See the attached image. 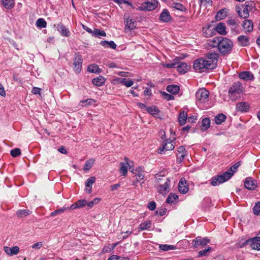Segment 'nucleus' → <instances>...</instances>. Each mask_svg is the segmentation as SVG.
I'll return each mask as SVG.
<instances>
[{"label":"nucleus","mask_w":260,"mask_h":260,"mask_svg":"<svg viewBox=\"0 0 260 260\" xmlns=\"http://www.w3.org/2000/svg\"><path fill=\"white\" fill-rule=\"evenodd\" d=\"M218 57L219 55L216 53L207 54L204 58H200L194 61L193 69L199 73L213 70L217 66Z\"/></svg>","instance_id":"obj_1"},{"label":"nucleus","mask_w":260,"mask_h":260,"mask_svg":"<svg viewBox=\"0 0 260 260\" xmlns=\"http://www.w3.org/2000/svg\"><path fill=\"white\" fill-rule=\"evenodd\" d=\"M233 47V42L226 38L222 37L220 39L218 50L219 52L226 55L231 53Z\"/></svg>","instance_id":"obj_2"},{"label":"nucleus","mask_w":260,"mask_h":260,"mask_svg":"<svg viewBox=\"0 0 260 260\" xmlns=\"http://www.w3.org/2000/svg\"><path fill=\"white\" fill-rule=\"evenodd\" d=\"M233 176V173L226 171L221 175L213 177L211 179V184L215 186L229 180Z\"/></svg>","instance_id":"obj_3"},{"label":"nucleus","mask_w":260,"mask_h":260,"mask_svg":"<svg viewBox=\"0 0 260 260\" xmlns=\"http://www.w3.org/2000/svg\"><path fill=\"white\" fill-rule=\"evenodd\" d=\"M209 91L204 88H200L196 93V104L201 106L208 103L209 101Z\"/></svg>","instance_id":"obj_4"},{"label":"nucleus","mask_w":260,"mask_h":260,"mask_svg":"<svg viewBox=\"0 0 260 260\" xmlns=\"http://www.w3.org/2000/svg\"><path fill=\"white\" fill-rule=\"evenodd\" d=\"M243 91L242 84L239 82L234 83L229 89V95L232 100H236Z\"/></svg>","instance_id":"obj_5"},{"label":"nucleus","mask_w":260,"mask_h":260,"mask_svg":"<svg viewBox=\"0 0 260 260\" xmlns=\"http://www.w3.org/2000/svg\"><path fill=\"white\" fill-rule=\"evenodd\" d=\"M74 69L76 73H79L82 70L83 58L82 55L79 53H76L74 55Z\"/></svg>","instance_id":"obj_6"},{"label":"nucleus","mask_w":260,"mask_h":260,"mask_svg":"<svg viewBox=\"0 0 260 260\" xmlns=\"http://www.w3.org/2000/svg\"><path fill=\"white\" fill-rule=\"evenodd\" d=\"M124 160V162H120L119 171L120 173L122 174V175L126 176L127 173V168L129 167L130 169L132 165L131 164V161L127 157H125Z\"/></svg>","instance_id":"obj_7"},{"label":"nucleus","mask_w":260,"mask_h":260,"mask_svg":"<svg viewBox=\"0 0 260 260\" xmlns=\"http://www.w3.org/2000/svg\"><path fill=\"white\" fill-rule=\"evenodd\" d=\"M157 3L156 2H145L141 6L139 7L137 9L141 11H152L154 10L157 7Z\"/></svg>","instance_id":"obj_8"},{"label":"nucleus","mask_w":260,"mask_h":260,"mask_svg":"<svg viewBox=\"0 0 260 260\" xmlns=\"http://www.w3.org/2000/svg\"><path fill=\"white\" fill-rule=\"evenodd\" d=\"M159 135L161 136V139L164 140L162 146H166L168 144H170L171 146H175L176 145V138L174 136H173L171 138L166 139L165 132L163 130L159 131Z\"/></svg>","instance_id":"obj_9"},{"label":"nucleus","mask_w":260,"mask_h":260,"mask_svg":"<svg viewBox=\"0 0 260 260\" xmlns=\"http://www.w3.org/2000/svg\"><path fill=\"white\" fill-rule=\"evenodd\" d=\"M248 5H244L241 7H238L237 9V12L239 16L243 19L247 18L249 16V9Z\"/></svg>","instance_id":"obj_10"},{"label":"nucleus","mask_w":260,"mask_h":260,"mask_svg":"<svg viewBox=\"0 0 260 260\" xmlns=\"http://www.w3.org/2000/svg\"><path fill=\"white\" fill-rule=\"evenodd\" d=\"M210 240L207 238H202L201 237H197L193 240L194 243V247L198 248L199 246L204 247L209 243Z\"/></svg>","instance_id":"obj_11"},{"label":"nucleus","mask_w":260,"mask_h":260,"mask_svg":"<svg viewBox=\"0 0 260 260\" xmlns=\"http://www.w3.org/2000/svg\"><path fill=\"white\" fill-rule=\"evenodd\" d=\"M257 185L256 181L252 178L247 177L246 178L244 182V186L247 189L254 190L256 188Z\"/></svg>","instance_id":"obj_12"},{"label":"nucleus","mask_w":260,"mask_h":260,"mask_svg":"<svg viewBox=\"0 0 260 260\" xmlns=\"http://www.w3.org/2000/svg\"><path fill=\"white\" fill-rule=\"evenodd\" d=\"M227 23L230 26L231 30L234 35H238L240 33L239 30V23L235 19H229L227 21Z\"/></svg>","instance_id":"obj_13"},{"label":"nucleus","mask_w":260,"mask_h":260,"mask_svg":"<svg viewBox=\"0 0 260 260\" xmlns=\"http://www.w3.org/2000/svg\"><path fill=\"white\" fill-rule=\"evenodd\" d=\"M113 83L116 84V83H120L122 84L125 86L128 87L132 86L134 82L129 79H125V78H116L113 79Z\"/></svg>","instance_id":"obj_14"},{"label":"nucleus","mask_w":260,"mask_h":260,"mask_svg":"<svg viewBox=\"0 0 260 260\" xmlns=\"http://www.w3.org/2000/svg\"><path fill=\"white\" fill-rule=\"evenodd\" d=\"M242 26L246 33L250 32L253 29V23L251 20H245L242 22Z\"/></svg>","instance_id":"obj_15"},{"label":"nucleus","mask_w":260,"mask_h":260,"mask_svg":"<svg viewBox=\"0 0 260 260\" xmlns=\"http://www.w3.org/2000/svg\"><path fill=\"white\" fill-rule=\"evenodd\" d=\"M170 180L166 178L165 182L162 184L158 185L157 188L158 192L162 194H166L169 191Z\"/></svg>","instance_id":"obj_16"},{"label":"nucleus","mask_w":260,"mask_h":260,"mask_svg":"<svg viewBox=\"0 0 260 260\" xmlns=\"http://www.w3.org/2000/svg\"><path fill=\"white\" fill-rule=\"evenodd\" d=\"M172 19V17L167 9H164L159 16V20L163 22H168Z\"/></svg>","instance_id":"obj_17"},{"label":"nucleus","mask_w":260,"mask_h":260,"mask_svg":"<svg viewBox=\"0 0 260 260\" xmlns=\"http://www.w3.org/2000/svg\"><path fill=\"white\" fill-rule=\"evenodd\" d=\"M239 77L246 81H251L254 79L253 75L249 71H243L239 74Z\"/></svg>","instance_id":"obj_18"},{"label":"nucleus","mask_w":260,"mask_h":260,"mask_svg":"<svg viewBox=\"0 0 260 260\" xmlns=\"http://www.w3.org/2000/svg\"><path fill=\"white\" fill-rule=\"evenodd\" d=\"M250 245L252 249L260 250V237H255L250 240Z\"/></svg>","instance_id":"obj_19"},{"label":"nucleus","mask_w":260,"mask_h":260,"mask_svg":"<svg viewBox=\"0 0 260 260\" xmlns=\"http://www.w3.org/2000/svg\"><path fill=\"white\" fill-rule=\"evenodd\" d=\"M5 252L9 255L12 256L17 254L19 252V248L17 246L9 247L5 246L4 248Z\"/></svg>","instance_id":"obj_20"},{"label":"nucleus","mask_w":260,"mask_h":260,"mask_svg":"<svg viewBox=\"0 0 260 260\" xmlns=\"http://www.w3.org/2000/svg\"><path fill=\"white\" fill-rule=\"evenodd\" d=\"M178 190L180 193L182 194H185L188 191V187L186 185V181H183V178L181 179L179 182Z\"/></svg>","instance_id":"obj_21"},{"label":"nucleus","mask_w":260,"mask_h":260,"mask_svg":"<svg viewBox=\"0 0 260 260\" xmlns=\"http://www.w3.org/2000/svg\"><path fill=\"white\" fill-rule=\"evenodd\" d=\"M176 63L177 64L175 68H177L179 73L184 74L187 71L188 67L186 63L182 62Z\"/></svg>","instance_id":"obj_22"},{"label":"nucleus","mask_w":260,"mask_h":260,"mask_svg":"<svg viewBox=\"0 0 260 260\" xmlns=\"http://www.w3.org/2000/svg\"><path fill=\"white\" fill-rule=\"evenodd\" d=\"M249 108V105L246 102H240L237 104L236 109L237 111L242 112H247Z\"/></svg>","instance_id":"obj_23"},{"label":"nucleus","mask_w":260,"mask_h":260,"mask_svg":"<svg viewBox=\"0 0 260 260\" xmlns=\"http://www.w3.org/2000/svg\"><path fill=\"white\" fill-rule=\"evenodd\" d=\"M58 30L62 36L65 37H69L70 32L69 30L62 23H59L57 25Z\"/></svg>","instance_id":"obj_24"},{"label":"nucleus","mask_w":260,"mask_h":260,"mask_svg":"<svg viewBox=\"0 0 260 260\" xmlns=\"http://www.w3.org/2000/svg\"><path fill=\"white\" fill-rule=\"evenodd\" d=\"M87 201L85 199L80 200L73 204L70 207L69 209L73 210L78 208H81L86 205Z\"/></svg>","instance_id":"obj_25"},{"label":"nucleus","mask_w":260,"mask_h":260,"mask_svg":"<svg viewBox=\"0 0 260 260\" xmlns=\"http://www.w3.org/2000/svg\"><path fill=\"white\" fill-rule=\"evenodd\" d=\"M237 41L241 46H247L249 44V40L248 37L241 35L238 37Z\"/></svg>","instance_id":"obj_26"},{"label":"nucleus","mask_w":260,"mask_h":260,"mask_svg":"<svg viewBox=\"0 0 260 260\" xmlns=\"http://www.w3.org/2000/svg\"><path fill=\"white\" fill-rule=\"evenodd\" d=\"M215 30L221 35H225L227 34L225 24L222 22H219L217 24Z\"/></svg>","instance_id":"obj_27"},{"label":"nucleus","mask_w":260,"mask_h":260,"mask_svg":"<svg viewBox=\"0 0 260 260\" xmlns=\"http://www.w3.org/2000/svg\"><path fill=\"white\" fill-rule=\"evenodd\" d=\"M177 151V157L179 159V162H181L183 160L185 156L186 155L185 147H178Z\"/></svg>","instance_id":"obj_28"},{"label":"nucleus","mask_w":260,"mask_h":260,"mask_svg":"<svg viewBox=\"0 0 260 260\" xmlns=\"http://www.w3.org/2000/svg\"><path fill=\"white\" fill-rule=\"evenodd\" d=\"M106 81L105 78L102 76H99V77L93 78L92 80V83L97 86H101L103 84H104Z\"/></svg>","instance_id":"obj_29"},{"label":"nucleus","mask_w":260,"mask_h":260,"mask_svg":"<svg viewBox=\"0 0 260 260\" xmlns=\"http://www.w3.org/2000/svg\"><path fill=\"white\" fill-rule=\"evenodd\" d=\"M166 89L169 92L173 94H176L179 92L180 88L178 85L172 84L168 85Z\"/></svg>","instance_id":"obj_30"},{"label":"nucleus","mask_w":260,"mask_h":260,"mask_svg":"<svg viewBox=\"0 0 260 260\" xmlns=\"http://www.w3.org/2000/svg\"><path fill=\"white\" fill-rule=\"evenodd\" d=\"M152 223L151 221L147 220L142 222L139 225V231H142L146 230H149L151 226Z\"/></svg>","instance_id":"obj_31"},{"label":"nucleus","mask_w":260,"mask_h":260,"mask_svg":"<svg viewBox=\"0 0 260 260\" xmlns=\"http://www.w3.org/2000/svg\"><path fill=\"white\" fill-rule=\"evenodd\" d=\"M221 37H216L213 38L212 39L208 40V45L213 48H218L219 46V40L220 39H221Z\"/></svg>","instance_id":"obj_32"},{"label":"nucleus","mask_w":260,"mask_h":260,"mask_svg":"<svg viewBox=\"0 0 260 260\" xmlns=\"http://www.w3.org/2000/svg\"><path fill=\"white\" fill-rule=\"evenodd\" d=\"M227 16V11L226 9H222L218 11L215 15V18L217 20H220L224 19Z\"/></svg>","instance_id":"obj_33"},{"label":"nucleus","mask_w":260,"mask_h":260,"mask_svg":"<svg viewBox=\"0 0 260 260\" xmlns=\"http://www.w3.org/2000/svg\"><path fill=\"white\" fill-rule=\"evenodd\" d=\"M125 22V29L133 30L136 27V21L134 19L127 18Z\"/></svg>","instance_id":"obj_34"},{"label":"nucleus","mask_w":260,"mask_h":260,"mask_svg":"<svg viewBox=\"0 0 260 260\" xmlns=\"http://www.w3.org/2000/svg\"><path fill=\"white\" fill-rule=\"evenodd\" d=\"M187 118V115L185 112H182L179 113L178 116V121L181 125L185 124Z\"/></svg>","instance_id":"obj_35"},{"label":"nucleus","mask_w":260,"mask_h":260,"mask_svg":"<svg viewBox=\"0 0 260 260\" xmlns=\"http://www.w3.org/2000/svg\"><path fill=\"white\" fill-rule=\"evenodd\" d=\"M87 71L90 73H100L101 71L99 66L95 64L89 65L87 68Z\"/></svg>","instance_id":"obj_36"},{"label":"nucleus","mask_w":260,"mask_h":260,"mask_svg":"<svg viewBox=\"0 0 260 260\" xmlns=\"http://www.w3.org/2000/svg\"><path fill=\"white\" fill-rule=\"evenodd\" d=\"M210 126V120L209 118H203L202 121L201 128L203 131L207 130Z\"/></svg>","instance_id":"obj_37"},{"label":"nucleus","mask_w":260,"mask_h":260,"mask_svg":"<svg viewBox=\"0 0 260 260\" xmlns=\"http://www.w3.org/2000/svg\"><path fill=\"white\" fill-rule=\"evenodd\" d=\"M2 3L6 9H11L14 6L13 0H2Z\"/></svg>","instance_id":"obj_38"},{"label":"nucleus","mask_w":260,"mask_h":260,"mask_svg":"<svg viewBox=\"0 0 260 260\" xmlns=\"http://www.w3.org/2000/svg\"><path fill=\"white\" fill-rule=\"evenodd\" d=\"M159 249L162 251H166L170 250L176 249V247L173 245L159 244Z\"/></svg>","instance_id":"obj_39"},{"label":"nucleus","mask_w":260,"mask_h":260,"mask_svg":"<svg viewBox=\"0 0 260 260\" xmlns=\"http://www.w3.org/2000/svg\"><path fill=\"white\" fill-rule=\"evenodd\" d=\"M135 175L140 180H143L145 177L144 172L140 167L135 170Z\"/></svg>","instance_id":"obj_40"},{"label":"nucleus","mask_w":260,"mask_h":260,"mask_svg":"<svg viewBox=\"0 0 260 260\" xmlns=\"http://www.w3.org/2000/svg\"><path fill=\"white\" fill-rule=\"evenodd\" d=\"M226 118V116L223 114H219L215 117V123L220 124L225 120Z\"/></svg>","instance_id":"obj_41"},{"label":"nucleus","mask_w":260,"mask_h":260,"mask_svg":"<svg viewBox=\"0 0 260 260\" xmlns=\"http://www.w3.org/2000/svg\"><path fill=\"white\" fill-rule=\"evenodd\" d=\"M146 111L151 115H157L159 113V110L156 106H152L150 107H147L146 108Z\"/></svg>","instance_id":"obj_42"},{"label":"nucleus","mask_w":260,"mask_h":260,"mask_svg":"<svg viewBox=\"0 0 260 260\" xmlns=\"http://www.w3.org/2000/svg\"><path fill=\"white\" fill-rule=\"evenodd\" d=\"M30 213L31 212L29 210L21 209L18 210L16 214L19 217H24L29 215Z\"/></svg>","instance_id":"obj_43"},{"label":"nucleus","mask_w":260,"mask_h":260,"mask_svg":"<svg viewBox=\"0 0 260 260\" xmlns=\"http://www.w3.org/2000/svg\"><path fill=\"white\" fill-rule=\"evenodd\" d=\"M92 35L95 37H100V36L105 37L106 34L104 30L95 29L93 30Z\"/></svg>","instance_id":"obj_44"},{"label":"nucleus","mask_w":260,"mask_h":260,"mask_svg":"<svg viewBox=\"0 0 260 260\" xmlns=\"http://www.w3.org/2000/svg\"><path fill=\"white\" fill-rule=\"evenodd\" d=\"M172 8L175 10H179L181 11H184L186 10L185 7L183 5L179 3H172Z\"/></svg>","instance_id":"obj_45"},{"label":"nucleus","mask_w":260,"mask_h":260,"mask_svg":"<svg viewBox=\"0 0 260 260\" xmlns=\"http://www.w3.org/2000/svg\"><path fill=\"white\" fill-rule=\"evenodd\" d=\"M36 25L40 28H45L47 26V22L43 18H39L36 21Z\"/></svg>","instance_id":"obj_46"},{"label":"nucleus","mask_w":260,"mask_h":260,"mask_svg":"<svg viewBox=\"0 0 260 260\" xmlns=\"http://www.w3.org/2000/svg\"><path fill=\"white\" fill-rule=\"evenodd\" d=\"M94 162V159H90L89 160L86 161L84 166V170L86 171L89 170L92 167Z\"/></svg>","instance_id":"obj_47"},{"label":"nucleus","mask_w":260,"mask_h":260,"mask_svg":"<svg viewBox=\"0 0 260 260\" xmlns=\"http://www.w3.org/2000/svg\"><path fill=\"white\" fill-rule=\"evenodd\" d=\"M94 101L91 99H88L85 100L81 101L79 104L80 106H87L92 104Z\"/></svg>","instance_id":"obj_48"},{"label":"nucleus","mask_w":260,"mask_h":260,"mask_svg":"<svg viewBox=\"0 0 260 260\" xmlns=\"http://www.w3.org/2000/svg\"><path fill=\"white\" fill-rule=\"evenodd\" d=\"M68 209H69V207H63L62 208L55 210L53 212H51V216H54L58 214H61Z\"/></svg>","instance_id":"obj_49"},{"label":"nucleus","mask_w":260,"mask_h":260,"mask_svg":"<svg viewBox=\"0 0 260 260\" xmlns=\"http://www.w3.org/2000/svg\"><path fill=\"white\" fill-rule=\"evenodd\" d=\"M21 151L19 148H15L11 150L10 154L13 157H16L21 154Z\"/></svg>","instance_id":"obj_50"},{"label":"nucleus","mask_w":260,"mask_h":260,"mask_svg":"<svg viewBox=\"0 0 260 260\" xmlns=\"http://www.w3.org/2000/svg\"><path fill=\"white\" fill-rule=\"evenodd\" d=\"M167 173V171L166 170H164L159 172L158 173L155 174V178L157 180L158 183H159V181L161 180V177H165Z\"/></svg>","instance_id":"obj_51"},{"label":"nucleus","mask_w":260,"mask_h":260,"mask_svg":"<svg viewBox=\"0 0 260 260\" xmlns=\"http://www.w3.org/2000/svg\"><path fill=\"white\" fill-rule=\"evenodd\" d=\"M211 247H208L206 249L203 250H201L199 252V256H205L208 255V253L210 252L211 251Z\"/></svg>","instance_id":"obj_52"},{"label":"nucleus","mask_w":260,"mask_h":260,"mask_svg":"<svg viewBox=\"0 0 260 260\" xmlns=\"http://www.w3.org/2000/svg\"><path fill=\"white\" fill-rule=\"evenodd\" d=\"M178 198V196L175 194L170 193L168 197L166 202L167 203L171 204Z\"/></svg>","instance_id":"obj_53"},{"label":"nucleus","mask_w":260,"mask_h":260,"mask_svg":"<svg viewBox=\"0 0 260 260\" xmlns=\"http://www.w3.org/2000/svg\"><path fill=\"white\" fill-rule=\"evenodd\" d=\"M95 181V178L94 177H90L86 181V187H92L93 184Z\"/></svg>","instance_id":"obj_54"},{"label":"nucleus","mask_w":260,"mask_h":260,"mask_svg":"<svg viewBox=\"0 0 260 260\" xmlns=\"http://www.w3.org/2000/svg\"><path fill=\"white\" fill-rule=\"evenodd\" d=\"M101 200V199L100 198H95L93 201L89 202L87 201L86 205H87L89 208H91L94 205L98 204Z\"/></svg>","instance_id":"obj_55"},{"label":"nucleus","mask_w":260,"mask_h":260,"mask_svg":"<svg viewBox=\"0 0 260 260\" xmlns=\"http://www.w3.org/2000/svg\"><path fill=\"white\" fill-rule=\"evenodd\" d=\"M253 212L255 215H258L260 213V202L255 203L253 208Z\"/></svg>","instance_id":"obj_56"},{"label":"nucleus","mask_w":260,"mask_h":260,"mask_svg":"<svg viewBox=\"0 0 260 260\" xmlns=\"http://www.w3.org/2000/svg\"><path fill=\"white\" fill-rule=\"evenodd\" d=\"M115 3L118 5H121L122 3H125L126 4H127L129 6L131 7L132 8L134 9L135 7L134 5L129 1H126V0H113Z\"/></svg>","instance_id":"obj_57"},{"label":"nucleus","mask_w":260,"mask_h":260,"mask_svg":"<svg viewBox=\"0 0 260 260\" xmlns=\"http://www.w3.org/2000/svg\"><path fill=\"white\" fill-rule=\"evenodd\" d=\"M161 93L163 98L167 101L173 100L174 99V96L172 94L165 92H161Z\"/></svg>","instance_id":"obj_58"},{"label":"nucleus","mask_w":260,"mask_h":260,"mask_svg":"<svg viewBox=\"0 0 260 260\" xmlns=\"http://www.w3.org/2000/svg\"><path fill=\"white\" fill-rule=\"evenodd\" d=\"M240 166V162H236L235 165H234L233 166H232L230 169L229 170H228V171H229V172H230V173H233V175H234V173L236 171V170L237 169V168Z\"/></svg>","instance_id":"obj_59"},{"label":"nucleus","mask_w":260,"mask_h":260,"mask_svg":"<svg viewBox=\"0 0 260 260\" xmlns=\"http://www.w3.org/2000/svg\"><path fill=\"white\" fill-rule=\"evenodd\" d=\"M201 5L204 6H211L212 4V0H199Z\"/></svg>","instance_id":"obj_60"},{"label":"nucleus","mask_w":260,"mask_h":260,"mask_svg":"<svg viewBox=\"0 0 260 260\" xmlns=\"http://www.w3.org/2000/svg\"><path fill=\"white\" fill-rule=\"evenodd\" d=\"M148 208L151 211H153L156 208L155 202L152 201L148 203Z\"/></svg>","instance_id":"obj_61"},{"label":"nucleus","mask_w":260,"mask_h":260,"mask_svg":"<svg viewBox=\"0 0 260 260\" xmlns=\"http://www.w3.org/2000/svg\"><path fill=\"white\" fill-rule=\"evenodd\" d=\"M167 147H159L158 153L159 154H163L165 150H172L174 147H169V149H166Z\"/></svg>","instance_id":"obj_62"},{"label":"nucleus","mask_w":260,"mask_h":260,"mask_svg":"<svg viewBox=\"0 0 260 260\" xmlns=\"http://www.w3.org/2000/svg\"><path fill=\"white\" fill-rule=\"evenodd\" d=\"M43 246L42 242H37L31 246L33 249H39Z\"/></svg>","instance_id":"obj_63"},{"label":"nucleus","mask_w":260,"mask_h":260,"mask_svg":"<svg viewBox=\"0 0 260 260\" xmlns=\"http://www.w3.org/2000/svg\"><path fill=\"white\" fill-rule=\"evenodd\" d=\"M121 258H122V257H121L120 256H118L116 255H113L111 256L108 259V260H122Z\"/></svg>","instance_id":"obj_64"}]
</instances>
